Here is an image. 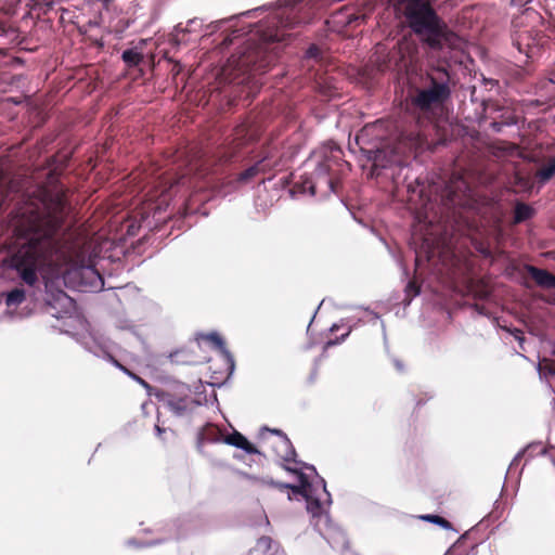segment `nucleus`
Here are the masks:
<instances>
[{"label":"nucleus","instance_id":"obj_1","mask_svg":"<svg viewBox=\"0 0 555 555\" xmlns=\"http://www.w3.org/2000/svg\"><path fill=\"white\" fill-rule=\"evenodd\" d=\"M57 209L60 215L37 217L29 223L24 242L12 258V267L31 288L39 286V275L46 291L56 288L54 300L66 313L74 309V301L60 289L62 285L79 292H99L104 280L91 263H87L85 244L64 238L61 215L65 206L62 199Z\"/></svg>","mask_w":555,"mask_h":555},{"label":"nucleus","instance_id":"obj_2","mask_svg":"<svg viewBox=\"0 0 555 555\" xmlns=\"http://www.w3.org/2000/svg\"><path fill=\"white\" fill-rule=\"evenodd\" d=\"M294 5L286 1L285 8H278L266 18L246 30L244 25L231 26L232 30L222 41V47H229L234 39L246 35L241 51L232 55L222 68L221 75L225 81L243 83L248 73H262L278 57L288 37L287 29L300 24Z\"/></svg>","mask_w":555,"mask_h":555},{"label":"nucleus","instance_id":"obj_3","mask_svg":"<svg viewBox=\"0 0 555 555\" xmlns=\"http://www.w3.org/2000/svg\"><path fill=\"white\" fill-rule=\"evenodd\" d=\"M278 436L273 444V451L284 463H295L301 467L285 466V469L298 476L299 485H282L272 480L266 481L271 486H280L291 489L296 494H301L307 502V511L311 514L312 525L332 547L345 546L347 543L345 533L334 528L328 517V507L332 498L326 489L324 479L317 473L314 466L296 461V451L280 429H270Z\"/></svg>","mask_w":555,"mask_h":555},{"label":"nucleus","instance_id":"obj_4","mask_svg":"<svg viewBox=\"0 0 555 555\" xmlns=\"http://www.w3.org/2000/svg\"><path fill=\"white\" fill-rule=\"evenodd\" d=\"M436 0H397L396 10L405 25L433 50L455 49L460 38L439 17Z\"/></svg>","mask_w":555,"mask_h":555},{"label":"nucleus","instance_id":"obj_5","mask_svg":"<svg viewBox=\"0 0 555 555\" xmlns=\"http://www.w3.org/2000/svg\"><path fill=\"white\" fill-rule=\"evenodd\" d=\"M451 95V77L443 67H434L413 89L410 101L414 111L429 117L440 109Z\"/></svg>","mask_w":555,"mask_h":555},{"label":"nucleus","instance_id":"obj_6","mask_svg":"<svg viewBox=\"0 0 555 555\" xmlns=\"http://www.w3.org/2000/svg\"><path fill=\"white\" fill-rule=\"evenodd\" d=\"M415 182L417 183L416 186H414L412 182L406 183V190L410 194L409 202L414 205L415 219L418 221V223H423L426 227L427 233L424 234V241L428 246H430L428 259L434 261L435 258H438L443 267L451 269L457 264L459 259L449 244L435 240V233L431 229L436 218V212H434V204L430 199H427L422 204L421 207L417 206L416 197L422 199L425 190L424 186L420 188L418 178H415Z\"/></svg>","mask_w":555,"mask_h":555},{"label":"nucleus","instance_id":"obj_7","mask_svg":"<svg viewBox=\"0 0 555 555\" xmlns=\"http://www.w3.org/2000/svg\"><path fill=\"white\" fill-rule=\"evenodd\" d=\"M78 343L89 352L93 353L99 358H105L111 361L116 367L125 372L131 378L137 380L140 385L145 388H149V384L139 377L138 375L130 372L127 367L120 364L112 354H111V341L104 338L101 335L94 333L80 334L77 337Z\"/></svg>","mask_w":555,"mask_h":555},{"label":"nucleus","instance_id":"obj_8","mask_svg":"<svg viewBox=\"0 0 555 555\" xmlns=\"http://www.w3.org/2000/svg\"><path fill=\"white\" fill-rule=\"evenodd\" d=\"M404 153V146L402 143H398L395 146L385 144L374 151L372 156L373 165L375 167L387 168L392 165H400L402 162V155Z\"/></svg>","mask_w":555,"mask_h":555},{"label":"nucleus","instance_id":"obj_9","mask_svg":"<svg viewBox=\"0 0 555 555\" xmlns=\"http://www.w3.org/2000/svg\"><path fill=\"white\" fill-rule=\"evenodd\" d=\"M162 400L164 405L177 417L190 415L195 408L199 405V403L189 395L177 397L171 393H164Z\"/></svg>","mask_w":555,"mask_h":555},{"label":"nucleus","instance_id":"obj_10","mask_svg":"<svg viewBox=\"0 0 555 555\" xmlns=\"http://www.w3.org/2000/svg\"><path fill=\"white\" fill-rule=\"evenodd\" d=\"M223 433L222 430L212 425H205L197 434V449L202 452L203 446L205 443H219L223 442Z\"/></svg>","mask_w":555,"mask_h":555},{"label":"nucleus","instance_id":"obj_11","mask_svg":"<svg viewBox=\"0 0 555 555\" xmlns=\"http://www.w3.org/2000/svg\"><path fill=\"white\" fill-rule=\"evenodd\" d=\"M223 443L244 450L247 454H258L259 451L241 433L233 431L223 437Z\"/></svg>","mask_w":555,"mask_h":555},{"label":"nucleus","instance_id":"obj_12","mask_svg":"<svg viewBox=\"0 0 555 555\" xmlns=\"http://www.w3.org/2000/svg\"><path fill=\"white\" fill-rule=\"evenodd\" d=\"M257 137V129L253 125H241L236 128L233 139V149H237L245 142L255 140Z\"/></svg>","mask_w":555,"mask_h":555},{"label":"nucleus","instance_id":"obj_13","mask_svg":"<svg viewBox=\"0 0 555 555\" xmlns=\"http://www.w3.org/2000/svg\"><path fill=\"white\" fill-rule=\"evenodd\" d=\"M366 13L354 12L350 9H345L335 15V23L343 26H349L365 21Z\"/></svg>","mask_w":555,"mask_h":555},{"label":"nucleus","instance_id":"obj_14","mask_svg":"<svg viewBox=\"0 0 555 555\" xmlns=\"http://www.w3.org/2000/svg\"><path fill=\"white\" fill-rule=\"evenodd\" d=\"M528 272L538 285L545 288H555V275L546 270L529 267Z\"/></svg>","mask_w":555,"mask_h":555},{"label":"nucleus","instance_id":"obj_15","mask_svg":"<svg viewBox=\"0 0 555 555\" xmlns=\"http://www.w3.org/2000/svg\"><path fill=\"white\" fill-rule=\"evenodd\" d=\"M202 338L211 343L222 353V356L225 358L227 362H229L231 367L233 369V366H234L233 357L230 353V351L227 349L222 337L218 333L211 332V333L202 335Z\"/></svg>","mask_w":555,"mask_h":555},{"label":"nucleus","instance_id":"obj_16","mask_svg":"<svg viewBox=\"0 0 555 555\" xmlns=\"http://www.w3.org/2000/svg\"><path fill=\"white\" fill-rule=\"evenodd\" d=\"M553 176H555V157L548 159L535 173L541 183L547 182Z\"/></svg>","mask_w":555,"mask_h":555},{"label":"nucleus","instance_id":"obj_17","mask_svg":"<svg viewBox=\"0 0 555 555\" xmlns=\"http://www.w3.org/2000/svg\"><path fill=\"white\" fill-rule=\"evenodd\" d=\"M25 299V292L22 288H14L5 296L7 306H18Z\"/></svg>","mask_w":555,"mask_h":555},{"label":"nucleus","instance_id":"obj_18","mask_svg":"<svg viewBox=\"0 0 555 555\" xmlns=\"http://www.w3.org/2000/svg\"><path fill=\"white\" fill-rule=\"evenodd\" d=\"M143 56L140 52L133 49H128L122 52V60L129 66H135L142 61Z\"/></svg>","mask_w":555,"mask_h":555},{"label":"nucleus","instance_id":"obj_19","mask_svg":"<svg viewBox=\"0 0 555 555\" xmlns=\"http://www.w3.org/2000/svg\"><path fill=\"white\" fill-rule=\"evenodd\" d=\"M420 518L422 520L438 525L441 528L447 529V530L452 528V525L447 519H444L443 517L438 516V515L426 514V515L420 516Z\"/></svg>","mask_w":555,"mask_h":555},{"label":"nucleus","instance_id":"obj_20","mask_svg":"<svg viewBox=\"0 0 555 555\" xmlns=\"http://www.w3.org/2000/svg\"><path fill=\"white\" fill-rule=\"evenodd\" d=\"M532 215V209L525 204H517L515 208V221L521 222L529 219Z\"/></svg>","mask_w":555,"mask_h":555},{"label":"nucleus","instance_id":"obj_21","mask_svg":"<svg viewBox=\"0 0 555 555\" xmlns=\"http://www.w3.org/2000/svg\"><path fill=\"white\" fill-rule=\"evenodd\" d=\"M264 158L261 159L259 163H257L256 165L249 167L248 169H246L242 175H241V179L242 180H248L250 178H253L254 176H256L258 172L260 171H264L266 169V164H264Z\"/></svg>","mask_w":555,"mask_h":555},{"label":"nucleus","instance_id":"obj_22","mask_svg":"<svg viewBox=\"0 0 555 555\" xmlns=\"http://www.w3.org/2000/svg\"><path fill=\"white\" fill-rule=\"evenodd\" d=\"M540 375H555V362H548L546 360L539 363Z\"/></svg>","mask_w":555,"mask_h":555},{"label":"nucleus","instance_id":"obj_23","mask_svg":"<svg viewBox=\"0 0 555 555\" xmlns=\"http://www.w3.org/2000/svg\"><path fill=\"white\" fill-rule=\"evenodd\" d=\"M175 183H178V181L172 180L171 178L159 177L157 188L160 189V194H165Z\"/></svg>","mask_w":555,"mask_h":555},{"label":"nucleus","instance_id":"obj_24","mask_svg":"<svg viewBox=\"0 0 555 555\" xmlns=\"http://www.w3.org/2000/svg\"><path fill=\"white\" fill-rule=\"evenodd\" d=\"M442 197V201H444L446 205H449V204H455L456 203V198H457V193H456V190H453L452 186H448L447 190H446V194L441 196Z\"/></svg>","mask_w":555,"mask_h":555},{"label":"nucleus","instance_id":"obj_25","mask_svg":"<svg viewBox=\"0 0 555 555\" xmlns=\"http://www.w3.org/2000/svg\"><path fill=\"white\" fill-rule=\"evenodd\" d=\"M159 541H153V542H139L138 540L135 539H128L126 541V545L127 546H133V547H147V546H153V545H156L158 544Z\"/></svg>","mask_w":555,"mask_h":555},{"label":"nucleus","instance_id":"obj_26","mask_svg":"<svg viewBox=\"0 0 555 555\" xmlns=\"http://www.w3.org/2000/svg\"><path fill=\"white\" fill-rule=\"evenodd\" d=\"M155 433H156V436L162 439L163 441H166L168 439V434H170L171 436H173V431L171 429H168V428H164L162 426H159V424H156L155 427Z\"/></svg>","mask_w":555,"mask_h":555},{"label":"nucleus","instance_id":"obj_27","mask_svg":"<svg viewBox=\"0 0 555 555\" xmlns=\"http://www.w3.org/2000/svg\"><path fill=\"white\" fill-rule=\"evenodd\" d=\"M271 542H272V540L269 537H262L257 542V548L258 550H269Z\"/></svg>","mask_w":555,"mask_h":555},{"label":"nucleus","instance_id":"obj_28","mask_svg":"<svg viewBox=\"0 0 555 555\" xmlns=\"http://www.w3.org/2000/svg\"><path fill=\"white\" fill-rule=\"evenodd\" d=\"M420 293V288L415 285V283L410 282L406 286V296L415 297Z\"/></svg>","mask_w":555,"mask_h":555},{"label":"nucleus","instance_id":"obj_29","mask_svg":"<svg viewBox=\"0 0 555 555\" xmlns=\"http://www.w3.org/2000/svg\"><path fill=\"white\" fill-rule=\"evenodd\" d=\"M315 171L319 176H325L330 171V166L326 163H319Z\"/></svg>","mask_w":555,"mask_h":555},{"label":"nucleus","instance_id":"obj_30","mask_svg":"<svg viewBox=\"0 0 555 555\" xmlns=\"http://www.w3.org/2000/svg\"><path fill=\"white\" fill-rule=\"evenodd\" d=\"M233 18L231 20H220V21H216L214 23H211L208 27L211 28V31L210 33H214L216 31L217 29H219L223 24H227L229 22H231Z\"/></svg>","mask_w":555,"mask_h":555},{"label":"nucleus","instance_id":"obj_31","mask_svg":"<svg viewBox=\"0 0 555 555\" xmlns=\"http://www.w3.org/2000/svg\"><path fill=\"white\" fill-rule=\"evenodd\" d=\"M350 333V328L340 337V339H337V340H328L325 345V347H331V346H335L337 344H339L340 341H343Z\"/></svg>","mask_w":555,"mask_h":555},{"label":"nucleus","instance_id":"obj_32","mask_svg":"<svg viewBox=\"0 0 555 555\" xmlns=\"http://www.w3.org/2000/svg\"><path fill=\"white\" fill-rule=\"evenodd\" d=\"M318 53H319V49L317 47H314V46L310 47L307 50V56L310 57V59L317 57Z\"/></svg>","mask_w":555,"mask_h":555},{"label":"nucleus","instance_id":"obj_33","mask_svg":"<svg viewBox=\"0 0 555 555\" xmlns=\"http://www.w3.org/2000/svg\"><path fill=\"white\" fill-rule=\"evenodd\" d=\"M263 11V8H257L253 11H248V12H245L243 15L245 16H249V15H258L259 13H261Z\"/></svg>","mask_w":555,"mask_h":555},{"label":"nucleus","instance_id":"obj_34","mask_svg":"<svg viewBox=\"0 0 555 555\" xmlns=\"http://www.w3.org/2000/svg\"><path fill=\"white\" fill-rule=\"evenodd\" d=\"M306 191H308L310 193V195H312V196L315 194V188L312 183L305 185L304 192H306Z\"/></svg>","mask_w":555,"mask_h":555},{"label":"nucleus","instance_id":"obj_35","mask_svg":"<svg viewBox=\"0 0 555 555\" xmlns=\"http://www.w3.org/2000/svg\"><path fill=\"white\" fill-rule=\"evenodd\" d=\"M397 166L399 167V172H398V176H397L396 178H393V179L396 180V183H399V182H398V179H399V177H400L401 172H402L404 169H406V168L402 166V163H401L400 165H397ZM391 177H395V173H391Z\"/></svg>","mask_w":555,"mask_h":555},{"label":"nucleus","instance_id":"obj_36","mask_svg":"<svg viewBox=\"0 0 555 555\" xmlns=\"http://www.w3.org/2000/svg\"><path fill=\"white\" fill-rule=\"evenodd\" d=\"M393 364H395V366H396V369H397L398 371H400V372H401V371H403V364H402V362H401V361H399V360H397V359H396V360H393Z\"/></svg>","mask_w":555,"mask_h":555},{"label":"nucleus","instance_id":"obj_37","mask_svg":"<svg viewBox=\"0 0 555 555\" xmlns=\"http://www.w3.org/2000/svg\"><path fill=\"white\" fill-rule=\"evenodd\" d=\"M520 456H521V453H518V454L514 457L513 462L511 463V467H512V466H514V465L518 462V460H519V457H520Z\"/></svg>","mask_w":555,"mask_h":555},{"label":"nucleus","instance_id":"obj_38","mask_svg":"<svg viewBox=\"0 0 555 555\" xmlns=\"http://www.w3.org/2000/svg\"><path fill=\"white\" fill-rule=\"evenodd\" d=\"M456 190H461L462 188H466L465 185V182L464 181H460L459 184H456Z\"/></svg>","mask_w":555,"mask_h":555},{"label":"nucleus","instance_id":"obj_39","mask_svg":"<svg viewBox=\"0 0 555 555\" xmlns=\"http://www.w3.org/2000/svg\"><path fill=\"white\" fill-rule=\"evenodd\" d=\"M550 81L552 83H555V72L552 74L551 78H550Z\"/></svg>","mask_w":555,"mask_h":555},{"label":"nucleus","instance_id":"obj_40","mask_svg":"<svg viewBox=\"0 0 555 555\" xmlns=\"http://www.w3.org/2000/svg\"><path fill=\"white\" fill-rule=\"evenodd\" d=\"M337 330H338V326H337L336 324H334V325L331 327V331H332V332H335V331H337Z\"/></svg>","mask_w":555,"mask_h":555},{"label":"nucleus","instance_id":"obj_41","mask_svg":"<svg viewBox=\"0 0 555 555\" xmlns=\"http://www.w3.org/2000/svg\"><path fill=\"white\" fill-rule=\"evenodd\" d=\"M387 68V65H379L380 70H385Z\"/></svg>","mask_w":555,"mask_h":555},{"label":"nucleus","instance_id":"obj_42","mask_svg":"<svg viewBox=\"0 0 555 555\" xmlns=\"http://www.w3.org/2000/svg\"><path fill=\"white\" fill-rule=\"evenodd\" d=\"M195 24H197L196 20L190 21V25H195Z\"/></svg>","mask_w":555,"mask_h":555},{"label":"nucleus","instance_id":"obj_43","mask_svg":"<svg viewBox=\"0 0 555 555\" xmlns=\"http://www.w3.org/2000/svg\"><path fill=\"white\" fill-rule=\"evenodd\" d=\"M408 178H409V177H408V173H406V175L404 176V178H403V182H405V181L408 180Z\"/></svg>","mask_w":555,"mask_h":555}]
</instances>
